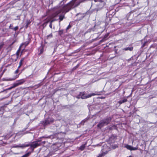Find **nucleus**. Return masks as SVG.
Here are the masks:
<instances>
[{
  "mask_svg": "<svg viewBox=\"0 0 157 157\" xmlns=\"http://www.w3.org/2000/svg\"><path fill=\"white\" fill-rule=\"evenodd\" d=\"M75 1L76 0H72L68 4L61 7L59 10L52 15L51 17L53 18L55 17L61 13H65L68 12L71 8L75 7L74 4Z\"/></svg>",
  "mask_w": 157,
  "mask_h": 157,
  "instance_id": "obj_1",
  "label": "nucleus"
},
{
  "mask_svg": "<svg viewBox=\"0 0 157 157\" xmlns=\"http://www.w3.org/2000/svg\"><path fill=\"white\" fill-rule=\"evenodd\" d=\"M111 118L109 117L100 121L97 127L100 128L105 125H107L111 121Z\"/></svg>",
  "mask_w": 157,
  "mask_h": 157,
  "instance_id": "obj_2",
  "label": "nucleus"
},
{
  "mask_svg": "<svg viewBox=\"0 0 157 157\" xmlns=\"http://www.w3.org/2000/svg\"><path fill=\"white\" fill-rule=\"evenodd\" d=\"M85 92H80V96H81V98L82 99H86L87 98H90L92 96H94L96 95H99L100 94H95L93 93L90 94H88L86 95H85Z\"/></svg>",
  "mask_w": 157,
  "mask_h": 157,
  "instance_id": "obj_3",
  "label": "nucleus"
},
{
  "mask_svg": "<svg viewBox=\"0 0 157 157\" xmlns=\"http://www.w3.org/2000/svg\"><path fill=\"white\" fill-rule=\"evenodd\" d=\"M29 146L31 148H33V150L40 145V143H39L37 142V141H36L33 142L32 143H29Z\"/></svg>",
  "mask_w": 157,
  "mask_h": 157,
  "instance_id": "obj_4",
  "label": "nucleus"
},
{
  "mask_svg": "<svg viewBox=\"0 0 157 157\" xmlns=\"http://www.w3.org/2000/svg\"><path fill=\"white\" fill-rule=\"evenodd\" d=\"M105 6V3L102 2L97 5V8H96V10L97 12L98 10H100L103 9Z\"/></svg>",
  "mask_w": 157,
  "mask_h": 157,
  "instance_id": "obj_5",
  "label": "nucleus"
},
{
  "mask_svg": "<svg viewBox=\"0 0 157 157\" xmlns=\"http://www.w3.org/2000/svg\"><path fill=\"white\" fill-rule=\"evenodd\" d=\"M25 82V80L24 79H22L19 80H18L14 83L16 86H17L19 85L22 84L24 82Z\"/></svg>",
  "mask_w": 157,
  "mask_h": 157,
  "instance_id": "obj_6",
  "label": "nucleus"
},
{
  "mask_svg": "<svg viewBox=\"0 0 157 157\" xmlns=\"http://www.w3.org/2000/svg\"><path fill=\"white\" fill-rule=\"evenodd\" d=\"M53 121V120L52 118H48L45 121L44 125H47L52 123Z\"/></svg>",
  "mask_w": 157,
  "mask_h": 157,
  "instance_id": "obj_7",
  "label": "nucleus"
},
{
  "mask_svg": "<svg viewBox=\"0 0 157 157\" xmlns=\"http://www.w3.org/2000/svg\"><path fill=\"white\" fill-rule=\"evenodd\" d=\"M125 147L128 149L132 150H136L138 149V148L136 147H133L131 146L128 145H126L125 146Z\"/></svg>",
  "mask_w": 157,
  "mask_h": 157,
  "instance_id": "obj_8",
  "label": "nucleus"
},
{
  "mask_svg": "<svg viewBox=\"0 0 157 157\" xmlns=\"http://www.w3.org/2000/svg\"><path fill=\"white\" fill-rule=\"evenodd\" d=\"M19 147L24 148L26 147H27L29 146V143H28L27 144H19Z\"/></svg>",
  "mask_w": 157,
  "mask_h": 157,
  "instance_id": "obj_9",
  "label": "nucleus"
},
{
  "mask_svg": "<svg viewBox=\"0 0 157 157\" xmlns=\"http://www.w3.org/2000/svg\"><path fill=\"white\" fill-rule=\"evenodd\" d=\"M24 69L22 70L21 71H20L19 74L18 75H16L13 78H10L9 80L11 81V80H15L16 78H17L19 77V75L22 72V71L24 70Z\"/></svg>",
  "mask_w": 157,
  "mask_h": 157,
  "instance_id": "obj_10",
  "label": "nucleus"
},
{
  "mask_svg": "<svg viewBox=\"0 0 157 157\" xmlns=\"http://www.w3.org/2000/svg\"><path fill=\"white\" fill-rule=\"evenodd\" d=\"M24 58H23L21 59V60L19 62V65L18 67V69H19L20 68V67H21V66L23 64V61H24Z\"/></svg>",
  "mask_w": 157,
  "mask_h": 157,
  "instance_id": "obj_11",
  "label": "nucleus"
},
{
  "mask_svg": "<svg viewBox=\"0 0 157 157\" xmlns=\"http://www.w3.org/2000/svg\"><path fill=\"white\" fill-rule=\"evenodd\" d=\"M133 49V48L132 47H127L124 48L123 50L125 51H127L129 50L130 51H132Z\"/></svg>",
  "mask_w": 157,
  "mask_h": 157,
  "instance_id": "obj_12",
  "label": "nucleus"
},
{
  "mask_svg": "<svg viewBox=\"0 0 157 157\" xmlns=\"http://www.w3.org/2000/svg\"><path fill=\"white\" fill-rule=\"evenodd\" d=\"M64 14L62 13L59 16V19L60 20L59 22L63 20L64 17Z\"/></svg>",
  "mask_w": 157,
  "mask_h": 157,
  "instance_id": "obj_13",
  "label": "nucleus"
},
{
  "mask_svg": "<svg viewBox=\"0 0 157 157\" xmlns=\"http://www.w3.org/2000/svg\"><path fill=\"white\" fill-rule=\"evenodd\" d=\"M16 87V86H15V84L14 83L13 86L8 88L6 90H3V91H1V92H4V91H6V90H10L11 89H12L13 88H14Z\"/></svg>",
  "mask_w": 157,
  "mask_h": 157,
  "instance_id": "obj_14",
  "label": "nucleus"
},
{
  "mask_svg": "<svg viewBox=\"0 0 157 157\" xmlns=\"http://www.w3.org/2000/svg\"><path fill=\"white\" fill-rule=\"evenodd\" d=\"M127 99H124L122 100H120L119 101L118 103L120 104H121L123 103H124V102H125L127 101Z\"/></svg>",
  "mask_w": 157,
  "mask_h": 157,
  "instance_id": "obj_15",
  "label": "nucleus"
},
{
  "mask_svg": "<svg viewBox=\"0 0 157 157\" xmlns=\"http://www.w3.org/2000/svg\"><path fill=\"white\" fill-rule=\"evenodd\" d=\"M107 153V152L106 151L105 152H102L101 154H100L98 157H102L104 156Z\"/></svg>",
  "mask_w": 157,
  "mask_h": 157,
  "instance_id": "obj_16",
  "label": "nucleus"
},
{
  "mask_svg": "<svg viewBox=\"0 0 157 157\" xmlns=\"http://www.w3.org/2000/svg\"><path fill=\"white\" fill-rule=\"evenodd\" d=\"M30 154V152H28L23 155L21 157H28L29 155Z\"/></svg>",
  "mask_w": 157,
  "mask_h": 157,
  "instance_id": "obj_17",
  "label": "nucleus"
},
{
  "mask_svg": "<svg viewBox=\"0 0 157 157\" xmlns=\"http://www.w3.org/2000/svg\"><path fill=\"white\" fill-rule=\"evenodd\" d=\"M87 121V119H85L84 120H82L80 123V124L81 125H84V123L85 122H86Z\"/></svg>",
  "mask_w": 157,
  "mask_h": 157,
  "instance_id": "obj_18",
  "label": "nucleus"
},
{
  "mask_svg": "<svg viewBox=\"0 0 157 157\" xmlns=\"http://www.w3.org/2000/svg\"><path fill=\"white\" fill-rule=\"evenodd\" d=\"M85 147V146L84 145H83L81 146L80 147V149L81 150H83Z\"/></svg>",
  "mask_w": 157,
  "mask_h": 157,
  "instance_id": "obj_19",
  "label": "nucleus"
},
{
  "mask_svg": "<svg viewBox=\"0 0 157 157\" xmlns=\"http://www.w3.org/2000/svg\"><path fill=\"white\" fill-rule=\"evenodd\" d=\"M95 2H98L100 3L103 2V0H94Z\"/></svg>",
  "mask_w": 157,
  "mask_h": 157,
  "instance_id": "obj_20",
  "label": "nucleus"
},
{
  "mask_svg": "<svg viewBox=\"0 0 157 157\" xmlns=\"http://www.w3.org/2000/svg\"><path fill=\"white\" fill-rule=\"evenodd\" d=\"M18 29V26H17L13 28H11V29H12L14 31H16Z\"/></svg>",
  "mask_w": 157,
  "mask_h": 157,
  "instance_id": "obj_21",
  "label": "nucleus"
},
{
  "mask_svg": "<svg viewBox=\"0 0 157 157\" xmlns=\"http://www.w3.org/2000/svg\"><path fill=\"white\" fill-rule=\"evenodd\" d=\"M4 43L2 42L1 43H0V49H1L4 45Z\"/></svg>",
  "mask_w": 157,
  "mask_h": 157,
  "instance_id": "obj_22",
  "label": "nucleus"
},
{
  "mask_svg": "<svg viewBox=\"0 0 157 157\" xmlns=\"http://www.w3.org/2000/svg\"><path fill=\"white\" fill-rule=\"evenodd\" d=\"M52 37V33H51L49 35H48L47 36V38H48L49 37Z\"/></svg>",
  "mask_w": 157,
  "mask_h": 157,
  "instance_id": "obj_23",
  "label": "nucleus"
},
{
  "mask_svg": "<svg viewBox=\"0 0 157 157\" xmlns=\"http://www.w3.org/2000/svg\"><path fill=\"white\" fill-rule=\"evenodd\" d=\"M76 98L78 99H79L81 98V96H80V94L76 96Z\"/></svg>",
  "mask_w": 157,
  "mask_h": 157,
  "instance_id": "obj_24",
  "label": "nucleus"
},
{
  "mask_svg": "<svg viewBox=\"0 0 157 157\" xmlns=\"http://www.w3.org/2000/svg\"><path fill=\"white\" fill-rule=\"evenodd\" d=\"M52 23L51 22H50V25H49V27L51 29L52 28Z\"/></svg>",
  "mask_w": 157,
  "mask_h": 157,
  "instance_id": "obj_25",
  "label": "nucleus"
},
{
  "mask_svg": "<svg viewBox=\"0 0 157 157\" xmlns=\"http://www.w3.org/2000/svg\"><path fill=\"white\" fill-rule=\"evenodd\" d=\"M19 69H18V68H17V69L15 72V74H17L19 72Z\"/></svg>",
  "mask_w": 157,
  "mask_h": 157,
  "instance_id": "obj_26",
  "label": "nucleus"
},
{
  "mask_svg": "<svg viewBox=\"0 0 157 157\" xmlns=\"http://www.w3.org/2000/svg\"><path fill=\"white\" fill-rule=\"evenodd\" d=\"M71 26L70 25H69L68 26V27H67L66 29L68 30L71 27Z\"/></svg>",
  "mask_w": 157,
  "mask_h": 157,
  "instance_id": "obj_27",
  "label": "nucleus"
},
{
  "mask_svg": "<svg viewBox=\"0 0 157 157\" xmlns=\"http://www.w3.org/2000/svg\"><path fill=\"white\" fill-rule=\"evenodd\" d=\"M63 31H59V33L60 35H61L63 33Z\"/></svg>",
  "mask_w": 157,
  "mask_h": 157,
  "instance_id": "obj_28",
  "label": "nucleus"
},
{
  "mask_svg": "<svg viewBox=\"0 0 157 157\" xmlns=\"http://www.w3.org/2000/svg\"><path fill=\"white\" fill-rule=\"evenodd\" d=\"M19 144L18 145H17L14 146H13V147H15V148L19 147Z\"/></svg>",
  "mask_w": 157,
  "mask_h": 157,
  "instance_id": "obj_29",
  "label": "nucleus"
},
{
  "mask_svg": "<svg viewBox=\"0 0 157 157\" xmlns=\"http://www.w3.org/2000/svg\"><path fill=\"white\" fill-rule=\"evenodd\" d=\"M56 19H53V20H51L50 22H51V23H52V22H53V21H56Z\"/></svg>",
  "mask_w": 157,
  "mask_h": 157,
  "instance_id": "obj_30",
  "label": "nucleus"
},
{
  "mask_svg": "<svg viewBox=\"0 0 157 157\" xmlns=\"http://www.w3.org/2000/svg\"><path fill=\"white\" fill-rule=\"evenodd\" d=\"M20 48L18 50V51H17V55H18V53L20 51Z\"/></svg>",
  "mask_w": 157,
  "mask_h": 157,
  "instance_id": "obj_31",
  "label": "nucleus"
},
{
  "mask_svg": "<svg viewBox=\"0 0 157 157\" xmlns=\"http://www.w3.org/2000/svg\"><path fill=\"white\" fill-rule=\"evenodd\" d=\"M147 42H144V44H143V45L142 46L143 47H144V46L145 45V44L147 43Z\"/></svg>",
  "mask_w": 157,
  "mask_h": 157,
  "instance_id": "obj_32",
  "label": "nucleus"
},
{
  "mask_svg": "<svg viewBox=\"0 0 157 157\" xmlns=\"http://www.w3.org/2000/svg\"><path fill=\"white\" fill-rule=\"evenodd\" d=\"M13 26L11 24L10 26V27H9L10 28H12V27H13Z\"/></svg>",
  "mask_w": 157,
  "mask_h": 157,
  "instance_id": "obj_33",
  "label": "nucleus"
},
{
  "mask_svg": "<svg viewBox=\"0 0 157 157\" xmlns=\"http://www.w3.org/2000/svg\"><path fill=\"white\" fill-rule=\"evenodd\" d=\"M41 141V140H39L37 141H37V142L38 143V142H40Z\"/></svg>",
  "mask_w": 157,
  "mask_h": 157,
  "instance_id": "obj_34",
  "label": "nucleus"
},
{
  "mask_svg": "<svg viewBox=\"0 0 157 157\" xmlns=\"http://www.w3.org/2000/svg\"><path fill=\"white\" fill-rule=\"evenodd\" d=\"M45 141H43L42 142V143L43 144H45Z\"/></svg>",
  "mask_w": 157,
  "mask_h": 157,
  "instance_id": "obj_35",
  "label": "nucleus"
},
{
  "mask_svg": "<svg viewBox=\"0 0 157 157\" xmlns=\"http://www.w3.org/2000/svg\"><path fill=\"white\" fill-rule=\"evenodd\" d=\"M44 138V136H43V137H41L40 138Z\"/></svg>",
  "mask_w": 157,
  "mask_h": 157,
  "instance_id": "obj_36",
  "label": "nucleus"
},
{
  "mask_svg": "<svg viewBox=\"0 0 157 157\" xmlns=\"http://www.w3.org/2000/svg\"><path fill=\"white\" fill-rule=\"evenodd\" d=\"M26 28H27L28 27V25H26Z\"/></svg>",
  "mask_w": 157,
  "mask_h": 157,
  "instance_id": "obj_37",
  "label": "nucleus"
},
{
  "mask_svg": "<svg viewBox=\"0 0 157 157\" xmlns=\"http://www.w3.org/2000/svg\"><path fill=\"white\" fill-rule=\"evenodd\" d=\"M41 53H42V51H41Z\"/></svg>",
  "mask_w": 157,
  "mask_h": 157,
  "instance_id": "obj_38",
  "label": "nucleus"
}]
</instances>
